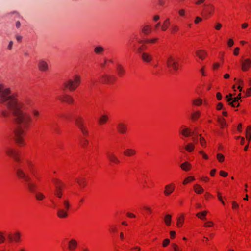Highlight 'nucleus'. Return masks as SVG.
Here are the masks:
<instances>
[{"mask_svg": "<svg viewBox=\"0 0 251 251\" xmlns=\"http://www.w3.org/2000/svg\"><path fill=\"white\" fill-rule=\"evenodd\" d=\"M16 173L19 178L23 179L25 180L27 187L30 192L34 193L36 192L37 185L31 182V178L23 169L20 168L16 169Z\"/></svg>", "mask_w": 251, "mask_h": 251, "instance_id": "f257e3e1", "label": "nucleus"}, {"mask_svg": "<svg viewBox=\"0 0 251 251\" xmlns=\"http://www.w3.org/2000/svg\"><path fill=\"white\" fill-rule=\"evenodd\" d=\"M14 138L16 143L21 146L24 143V137L25 133V128L23 126H15L13 129Z\"/></svg>", "mask_w": 251, "mask_h": 251, "instance_id": "f03ea898", "label": "nucleus"}, {"mask_svg": "<svg viewBox=\"0 0 251 251\" xmlns=\"http://www.w3.org/2000/svg\"><path fill=\"white\" fill-rule=\"evenodd\" d=\"M80 82V77L75 75L72 79H69L64 82V85L65 88H68L71 91H74L79 86Z\"/></svg>", "mask_w": 251, "mask_h": 251, "instance_id": "7ed1b4c3", "label": "nucleus"}, {"mask_svg": "<svg viewBox=\"0 0 251 251\" xmlns=\"http://www.w3.org/2000/svg\"><path fill=\"white\" fill-rule=\"evenodd\" d=\"M64 208H58L57 215L60 218H64L68 216L67 211L69 209L70 204L68 200H64L63 201Z\"/></svg>", "mask_w": 251, "mask_h": 251, "instance_id": "20e7f679", "label": "nucleus"}, {"mask_svg": "<svg viewBox=\"0 0 251 251\" xmlns=\"http://www.w3.org/2000/svg\"><path fill=\"white\" fill-rule=\"evenodd\" d=\"M241 93H239L237 97L233 98L232 94H229L226 96V99L229 105L233 107H237L239 106V100L241 99Z\"/></svg>", "mask_w": 251, "mask_h": 251, "instance_id": "39448f33", "label": "nucleus"}, {"mask_svg": "<svg viewBox=\"0 0 251 251\" xmlns=\"http://www.w3.org/2000/svg\"><path fill=\"white\" fill-rule=\"evenodd\" d=\"M166 64L168 67H172L175 71L178 69V62L172 55H170L167 58Z\"/></svg>", "mask_w": 251, "mask_h": 251, "instance_id": "423d86ee", "label": "nucleus"}, {"mask_svg": "<svg viewBox=\"0 0 251 251\" xmlns=\"http://www.w3.org/2000/svg\"><path fill=\"white\" fill-rule=\"evenodd\" d=\"M5 152L8 156L12 157L16 161H20L19 152L14 149L8 147L6 149Z\"/></svg>", "mask_w": 251, "mask_h": 251, "instance_id": "0eeeda50", "label": "nucleus"}, {"mask_svg": "<svg viewBox=\"0 0 251 251\" xmlns=\"http://www.w3.org/2000/svg\"><path fill=\"white\" fill-rule=\"evenodd\" d=\"M38 68L42 72H46L49 70V65L45 59H40L38 62Z\"/></svg>", "mask_w": 251, "mask_h": 251, "instance_id": "6e6552de", "label": "nucleus"}, {"mask_svg": "<svg viewBox=\"0 0 251 251\" xmlns=\"http://www.w3.org/2000/svg\"><path fill=\"white\" fill-rule=\"evenodd\" d=\"M242 70L243 71H248L251 67V59L250 58H246L242 62Z\"/></svg>", "mask_w": 251, "mask_h": 251, "instance_id": "1a4fd4ad", "label": "nucleus"}, {"mask_svg": "<svg viewBox=\"0 0 251 251\" xmlns=\"http://www.w3.org/2000/svg\"><path fill=\"white\" fill-rule=\"evenodd\" d=\"M101 82L103 83H111L115 80V77L112 75H104L101 76Z\"/></svg>", "mask_w": 251, "mask_h": 251, "instance_id": "9d476101", "label": "nucleus"}, {"mask_svg": "<svg viewBox=\"0 0 251 251\" xmlns=\"http://www.w3.org/2000/svg\"><path fill=\"white\" fill-rule=\"evenodd\" d=\"M179 132L185 137L192 136L194 134L193 130L189 128H183L179 130Z\"/></svg>", "mask_w": 251, "mask_h": 251, "instance_id": "9b49d317", "label": "nucleus"}, {"mask_svg": "<svg viewBox=\"0 0 251 251\" xmlns=\"http://www.w3.org/2000/svg\"><path fill=\"white\" fill-rule=\"evenodd\" d=\"M175 186L173 184L167 185L165 187L164 193L166 196L170 195L175 190Z\"/></svg>", "mask_w": 251, "mask_h": 251, "instance_id": "f8f14e48", "label": "nucleus"}, {"mask_svg": "<svg viewBox=\"0 0 251 251\" xmlns=\"http://www.w3.org/2000/svg\"><path fill=\"white\" fill-rule=\"evenodd\" d=\"M141 55L142 60L145 62H149L152 60V56L148 53L143 52Z\"/></svg>", "mask_w": 251, "mask_h": 251, "instance_id": "ddd939ff", "label": "nucleus"}, {"mask_svg": "<svg viewBox=\"0 0 251 251\" xmlns=\"http://www.w3.org/2000/svg\"><path fill=\"white\" fill-rule=\"evenodd\" d=\"M108 117L106 115H101L98 119L99 124L100 125H104L108 123Z\"/></svg>", "mask_w": 251, "mask_h": 251, "instance_id": "4468645a", "label": "nucleus"}, {"mask_svg": "<svg viewBox=\"0 0 251 251\" xmlns=\"http://www.w3.org/2000/svg\"><path fill=\"white\" fill-rule=\"evenodd\" d=\"M20 233L18 232H15L13 237H12L10 234L8 235V238L10 241H14L15 242H18L20 239Z\"/></svg>", "mask_w": 251, "mask_h": 251, "instance_id": "2eb2a0df", "label": "nucleus"}, {"mask_svg": "<svg viewBox=\"0 0 251 251\" xmlns=\"http://www.w3.org/2000/svg\"><path fill=\"white\" fill-rule=\"evenodd\" d=\"M107 155L108 158L110 161L115 163H118L119 162L118 158L113 153L108 152Z\"/></svg>", "mask_w": 251, "mask_h": 251, "instance_id": "dca6fc26", "label": "nucleus"}, {"mask_svg": "<svg viewBox=\"0 0 251 251\" xmlns=\"http://www.w3.org/2000/svg\"><path fill=\"white\" fill-rule=\"evenodd\" d=\"M59 99L62 101H65L68 103H72L73 101V99L68 95L61 96Z\"/></svg>", "mask_w": 251, "mask_h": 251, "instance_id": "f3484780", "label": "nucleus"}, {"mask_svg": "<svg viewBox=\"0 0 251 251\" xmlns=\"http://www.w3.org/2000/svg\"><path fill=\"white\" fill-rule=\"evenodd\" d=\"M77 246V242L75 239H71L69 242V249L71 250H75Z\"/></svg>", "mask_w": 251, "mask_h": 251, "instance_id": "a211bd4d", "label": "nucleus"}, {"mask_svg": "<svg viewBox=\"0 0 251 251\" xmlns=\"http://www.w3.org/2000/svg\"><path fill=\"white\" fill-rule=\"evenodd\" d=\"M196 55L199 57V58L203 60L204 59V56L206 55L207 53L203 50H199L196 51Z\"/></svg>", "mask_w": 251, "mask_h": 251, "instance_id": "6ab92c4d", "label": "nucleus"}, {"mask_svg": "<svg viewBox=\"0 0 251 251\" xmlns=\"http://www.w3.org/2000/svg\"><path fill=\"white\" fill-rule=\"evenodd\" d=\"M76 182L81 187H84L86 186V179L83 177L77 178L76 179Z\"/></svg>", "mask_w": 251, "mask_h": 251, "instance_id": "aec40b11", "label": "nucleus"}, {"mask_svg": "<svg viewBox=\"0 0 251 251\" xmlns=\"http://www.w3.org/2000/svg\"><path fill=\"white\" fill-rule=\"evenodd\" d=\"M180 167L182 170L188 171L190 169L191 164L188 162H185L180 165Z\"/></svg>", "mask_w": 251, "mask_h": 251, "instance_id": "412c9836", "label": "nucleus"}, {"mask_svg": "<svg viewBox=\"0 0 251 251\" xmlns=\"http://www.w3.org/2000/svg\"><path fill=\"white\" fill-rule=\"evenodd\" d=\"M201 113L199 111H196L191 114V118L193 121L197 120L200 116Z\"/></svg>", "mask_w": 251, "mask_h": 251, "instance_id": "4be33fe9", "label": "nucleus"}, {"mask_svg": "<svg viewBox=\"0 0 251 251\" xmlns=\"http://www.w3.org/2000/svg\"><path fill=\"white\" fill-rule=\"evenodd\" d=\"M194 189L197 194H201L204 191L203 189L199 184L195 185L194 186Z\"/></svg>", "mask_w": 251, "mask_h": 251, "instance_id": "5701e85b", "label": "nucleus"}, {"mask_svg": "<svg viewBox=\"0 0 251 251\" xmlns=\"http://www.w3.org/2000/svg\"><path fill=\"white\" fill-rule=\"evenodd\" d=\"M34 194L36 199L38 201H42L45 197V195L42 193L40 192H36Z\"/></svg>", "mask_w": 251, "mask_h": 251, "instance_id": "b1692460", "label": "nucleus"}, {"mask_svg": "<svg viewBox=\"0 0 251 251\" xmlns=\"http://www.w3.org/2000/svg\"><path fill=\"white\" fill-rule=\"evenodd\" d=\"M135 153V151L131 149H128L124 151L125 155L128 156L133 155Z\"/></svg>", "mask_w": 251, "mask_h": 251, "instance_id": "393cba45", "label": "nucleus"}, {"mask_svg": "<svg viewBox=\"0 0 251 251\" xmlns=\"http://www.w3.org/2000/svg\"><path fill=\"white\" fill-rule=\"evenodd\" d=\"M246 137L247 139L250 141L251 139V126H248L246 129Z\"/></svg>", "mask_w": 251, "mask_h": 251, "instance_id": "a878e982", "label": "nucleus"}, {"mask_svg": "<svg viewBox=\"0 0 251 251\" xmlns=\"http://www.w3.org/2000/svg\"><path fill=\"white\" fill-rule=\"evenodd\" d=\"M117 70L118 75L120 76H122L125 73L124 68L121 65H118L117 67Z\"/></svg>", "mask_w": 251, "mask_h": 251, "instance_id": "bb28decb", "label": "nucleus"}, {"mask_svg": "<svg viewBox=\"0 0 251 251\" xmlns=\"http://www.w3.org/2000/svg\"><path fill=\"white\" fill-rule=\"evenodd\" d=\"M104 51V48L101 46H97L94 49V52L97 54H101Z\"/></svg>", "mask_w": 251, "mask_h": 251, "instance_id": "cd10ccee", "label": "nucleus"}, {"mask_svg": "<svg viewBox=\"0 0 251 251\" xmlns=\"http://www.w3.org/2000/svg\"><path fill=\"white\" fill-rule=\"evenodd\" d=\"M170 25L169 19H167L163 23L161 26V29L163 31H166Z\"/></svg>", "mask_w": 251, "mask_h": 251, "instance_id": "c85d7f7f", "label": "nucleus"}, {"mask_svg": "<svg viewBox=\"0 0 251 251\" xmlns=\"http://www.w3.org/2000/svg\"><path fill=\"white\" fill-rule=\"evenodd\" d=\"M171 220H172L171 215L167 214L165 216L164 222L167 226H170Z\"/></svg>", "mask_w": 251, "mask_h": 251, "instance_id": "c756f323", "label": "nucleus"}, {"mask_svg": "<svg viewBox=\"0 0 251 251\" xmlns=\"http://www.w3.org/2000/svg\"><path fill=\"white\" fill-rule=\"evenodd\" d=\"M27 165L29 170L33 174V175L35 176L34 169V165L32 164V163L31 161H28L27 162Z\"/></svg>", "mask_w": 251, "mask_h": 251, "instance_id": "7c9ffc66", "label": "nucleus"}, {"mask_svg": "<svg viewBox=\"0 0 251 251\" xmlns=\"http://www.w3.org/2000/svg\"><path fill=\"white\" fill-rule=\"evenodd\" d=\"M207 213V211H203L201 212H199L197 213L196 216L197 217L201 219L204 220L205 219V216L206 215Z\"/></svg>", "mask_w": 251, "mask_h": 251, "instance_id": "2f4dec72", "label": "nucleus"}, {"mask_svg": "<svg viewBox=\"0 0 251 251\" xmlns=\"http://www.w3.org/2000/svg\"><path fill=\"white\" fill-rule=\"evenodd\" d=\"M53 181L55 186V189H58V188H62V183L60 180L57 179H54Z\"/></svg>", "mask_w": 251, "mask_h": 251, "instance_id": "473e14b6", "label": "nucleus"}, {"mask_svg": "<svg viewBox=\"0 0 251 251\" xmlns=\"http://www.w3.org/2000/svg\"><path fill=\"white\" fill-rule=\"evenodd\" d=\"M151 31V28L149 25H146L142 28V32L146 35L149 34Z\"/></svg>", "mask_w": 251, "mask_h": 251, "instance_id": "72a5a7b5", "label": "nucleus"}, {"mask_svg": "<svg viewBox=\"0 0 251 251\" xmlns=\"http://www.w3.org/2000/svg\"><path fill=\"white\" fill-rule=\"evenodd\" d=\"M54 194L57 197L60 198L62 195V188H58V189H56L54 192Z\"/></svg>", "mask_w": 251, "mask_h": 251, "instance_id": "f704fd0d", "label": "nucleus"}, {"mask_svg": "<svg viewBox=\"0 0 251 251\" xmlns=\"http://www.w3.org/2000/svg\"><path fill=\"white\" fill-rule=\"evenodd\" d=\"M214 9V7L212 5H210L205 9L206 15H211L212 11Z\"/></svg>", "mask_w": 251, "mask_h": 251, "instance_id": "c9c22d12", "label": "nucleus"}, {"mask_svg": "<svg viewBox=\"0 0 251 251\" xmlns=\"http://www.w3.org/2000/svg\"><path fill=\"white\" fill-rule=\"evenodd\" d=\"M194 146L192 144H191V143L188 144L185 147V149L188 151H189V152L192 151L194 150Z\"/></svg>", "mask_w": 251, "mask_h": 251, "instance_id": "e433bc0d", "label": "nucleus"}, {"mask_svg": "<svg viewBox=\"0 0 251 251\" xmlns=\"http://www.w3.org/2000/svg\"><path fill=\"white\" fill-rule=\"evenodd\" d=\"M202 100L201 99H197L196 100H193V104L197 106H199L202 103Z\"/></svg>", "mask_w": 251, "mask_h": 251, "instance_id": "4c0bfd02", "label": "nucleus"}, {"mask_svg": "<svg viewBox=\"0 0 251 251\" xmlns=\"http://www.w3.org/2000/svg\"><path fill=\"white\" fill-rule=\"evenodd\" d=\"M183 217H182V220L181 217H179L177 219V226L178 227H180L182 226L183 223Z\"/></svg>", "mask_w": 251, "mask_h": 251, "instance_id": "58836bf2", "label": "nucleus"}, {"mask_svg": "<svg viewBox=\"0 0 251 251\" xmlns=\"http://www.w3.org/2000/svg\"><path fill=\"white\" fill-rule=\"evenodd\" d=\"M158 40L157 38H154L151 39H146L145 42L149 43H155Z\"/></svg>", "mask_w": 251, "mask_h": 251, "instance_id": "ea45409f", "label": "nucleus"}, {"mask_svg": "<svg viewBox=\"0 0 251 251\" xmlns=\"http://www.w3.org/2000/svg\"><path fill=\"white\" fill-rule=\"evenodd\" d=\"M194 179L195 178L193 176L188 177L184 180L183 183V184H186L188 183L189 181L194 180Z\"/></svg>", "mask_w": 251, "mask_h": 251, "instance_id": "a19ab883", "label": "nucleus"}, {"mask_svg": "<svg viewBox=\"0 0 251 251\" xmlns=\"http://www.w3.org/2000/svg\"><path fill=\"white\" fill-rule=\"evenodd\" d=\"M217 158L219 162H223L224 160V156L222 154H220V153L217 154Z\"/></svg>", "mask_w": 251, "mask_h": 251, "instance_id": "79ce46f5", "label": "nucleus"}, {"mask_svg": "<svg viewBox=\"0 0 251 251\" xmlns=\"http://www.w3.org/2000/svg\"><path fill=\"white\" fill-rule=\"evenodd\" d=\"M117 130L119 132L123 133L126 132V128L125 126H118Z\"/></svg>", "mask_w": 251, "mask_h": 251, "instance_id": "37998d69", "label": "nucleus"}, {"mask_svg": "<svg viewBox=\"0 0 251 251\" xmlns=\"http://www.w3.org/2000/svg\"><path fill=\"white\" fill-rule=\"evenodd\" d=\"M179 27L176 25H173L171 28L172 32H175L178 30Z\"/></svg>", "mask_w": 251, "mask_h": 251, "instance_id": "c03bdc74", "label": "nucleus"}, {"mask_svg": "<svg viewBox=\"0 0 251 251\" xmlns=\"http://www.w3.org/2000/svg\"><path fill=\"white\" fill-rule=\"evenodd\" d=\"M200 143L201 146H205L206 142H205L204 139L201 136H200Z\"/></svg>", "mask_w": 251, "mask_h": 251, "instance_id": "a18cd8bd", "label": "nucleus"}, {"mask_svg": "<svg viewBox=\"0 0 251 251\" xmlns=\"http://www.w3.org/2000/svg\"><path fill=\"white\" fill-rule=\"evenodd\" d=\"M217 196H218V199L219 200V201L222 202V203L223 204H225V202H224V201H223V199H222V197L221 196V194L220 192H217Z\"/></svg>", "mask_w": 251, "mask_h": 251, "instance_id": "49530a36", "label": "nucleus"}, {"mask_svg": "<svg viewBox=\"0 0 251 251\" xmlns=\"http://www.w3.org/2000/svg\"><path fill=\"white\" fill-rule=\"evenodd\" d=\"M80 129L83 134L85 135L87 134L88 131L86 130L85 126H80Z\"/></svg>", "mask_w": 251, "mask_h": 251, "instance_id": "de8ad7c7", "label": "nucleus"}, {"mask_svg": "<svg viewBox=\"0 0 251 251\" xmlns=\"http://www.w3.org/2000/svg\"><path fill=\"white\" fill-rule=\"evenodd\" d=\"M170 243V240L169 239H166L164 240L163 243V246L164 247L167 246Z\"/></svg>", "mask_w": 251, "mask_h": 251, "instance_id": "09e8293b", "label": "nucleus"}, {"mask_svg": "<svg viewBox=\"0 0 251 251\" xmlns=\"http://www.w3.org/2000/svg\"><path fill=\"white\" fill-rule=\"evenodd\" d=\"M219 123L222 126L226 124V122L224 119L221 118L219 120Z\"/></svg>", "mask_w": 251, "mask_h": 251, "instance_id": "8fccbe9b", "label": "nucleus"}, {"mask_svg": "<svg viewBox=\"0 0 251 251\" xmlns=\"http://www.w3.org/2000/svg\"><path fill=\"white\" fill-rule=\"evenodd\" d=\"M5 241V237L3 234L0 232V243H3Z\"/></svg>", "mask_w": 251, "mask_h": 251, "instance_id": "3c124183", "label": "nucleus"}, {"mask_svg": "<svg viewBox=\"0 0 251 251\" xmlns=\"http://www.w3.org/2000/svg\"><path fill=\"white\" fill-rule=\"evenodd\" d=\"M227 44L229 47H232L234 44V41L232 39H230L228 40V41L227 42Z\"/></svg>", "mask_w": 251, "mask_h": 251, "instance_id": "603ef678", "label": "nucleus"}, {"mask_svg": "<svg viewBox=\"0 0 251 251\" xmlns=\"http://www.w3.org/2000/svg\"><path fill=\"white\" fill-rule=\"evenodd\" d=\"M220 175L223 177H226L227 176L228 174L227 173L223 171H221L220 172Z\"/></svg>", "mask_w": 251, "mask_h": 251, "instance_id": "864d4df0", "label": "nucleus"}, {"mask_svg": "<svg viewBox=\"0 0 251 251\" xmlns=\"http://www.w3.org/2000/svg\"><path fill=\"white\" fill-rule=\"evenodd\" d=\"M232 208H237L239 207V205L235 201H233L232 203Z\"/></svg>", "mask_w": 251, "mask_h": 251, "instance_id": "5fc2aeb1", "label": "nucleus"}, {"mask_svg": "<svg viewBox=\"0 0 251 251\" xmlns=\"http://www.w3.org/2000/svg\"><path fill=\"white\" fill-rule=\"evenodd\" d=\"M13 45V42L12 41H10L9 42V44L7 47L8 49L11 50L12 48Z\"/></svg>", "mask_w": 251, "mask_h": 251, "instance_id": "6e6d98bb", "label": "nucleus"}, {"mask_svg": "<svg viewBox=\"0 0 251 251\" xmlns=\"http://www.w3.org/2000/svg\"><path fill=\"white\" fill-rule=\"evenodd\" d=\"M213 223L212 222H208L207 223L205 224V226L207 227H211L213 226Z\"/></svg>", "mask_w": 251, "mask_h": 251, "instance_id": "4d7b16f0", "label": "nucleus"}, {"mask_svg": "<svg viewBox=\"0 0 251 251\" xmlns=\"http://www.w3.org/2000/svg\"><path fill=\"white\" fill-rule=\"evenodd\" d=\"M246 96H249L251 95V87L248 89L246 92Z\"/></svg>", "mask_w": 251, "mask_h": 251, "instance_id": "13d9d810", "label": "nucleus"}, {"mask_svg": "<svg viewBox=\"0 0 251 251\" xmlns=\"http://www.w3.org/2000/svg\"><path fill=\"white\" fill-rule=\"evenodd\" d=\"M88 141L84 139V140L81 141V144L83 147H85L88 144Z\"/></svg>", "mask_w": 251, "mask_h": 251, "instance_id": "bf43d9fd", "label": "nucleus"}, {"mask_svg": "<svg viewBox=\"0 0 251 251\" xmlns=\"http://www.w3.org/2000/svg\"><path fill=\"white\" fill-rule=\"evenodd\" d=\"M222 24H221L220 23H218L217 24V25L215 26V29H217V30H219L221 27H222Z\"/></svg>", "mask_w": 251, "mask_h": 251, "instance_id": "052dcab7", "label": "nucleus"}, {"mask_svg": "<svg viewBox=\"0 0 251 251\" xmlns=\"http://www.w3.org/2000/svg\"><path fill=\"white\" fill-rule=\"evenodd\" d=\"M200 153L203 156V157L205 159H208V156L205 154L202 151H200Z\"/></svg>", "mask_w": 251, "mask_h": 251, "instance_id": "680f3d73", "label": "nucleus"}, {"mask_svg": "<svg viewBox=\"0 0 251 251\" xmlns=\"http://www.w3.org/2000/svg\"><path fill=\"white\" fill-rule=\"evenodd\" d=\"M76 124L78 125L83 124V120L81 119H77Z\"/></svg>", "mask_w": 251, "mask_h": 251, "instance_id": "e2e57ef3", "label": "nucleus"}, {"mask_svg": "<svg viewBox=\"0 0 251 251\" xmlns=\"http://www.w3.org/2000/svg\"><path fill=\"white\" fill-rule=\"evenodd\" d=\"M16 39L18 41L20 42L22 39V36L19 35H16Z\"/></svg>", "mask_w": 251, "mask_h": 251, "instance_id": "0e129e2a", "label": "nucleus"}, {"mask_svg": "<svg viewBox=\"0 0 251 251\" xmlns=\"http://www.w3.org/2000/svg\"><path fill=\"white\" fill-rule=\"evenodd\" d=\"M202 19L200 17H197L195 21L196 24H198L199 22L201 21Z\"/></svg>", "mask_w": 251, "mask_h": 251, "instance_id": "69168bd1", "label": "nucleus"}, {"mask_svg": "<svg viewBox=\"0 0 251 251\" xmlns=\"http://www.w3.org/2000/svg\"><path fill=\"white\" fill-rule=\"evenodd\" d=\"M239 50V48L238 47H237L234 49V54L235 55H237L238 54Z\"/></svg>", "mask_w": 251, "mask_h": 251, "instance_id": "338daca9", "label": "nucleus"}, {"mask_svg": "<svg viewBox=\"0 0 251 251\" xmlns=\"http://www.w3.org/2000/svg\"><path fill=\"white\" fill-rule=\"evenodd\" d=\"M217 108L218 110H220L223 108V104L222 103H219L217 105Z\"/></svg>", "mask_w": 251, "mask_h": 251, "instance_id": "774afa93", "label": "nucleus"}]
</instances>
